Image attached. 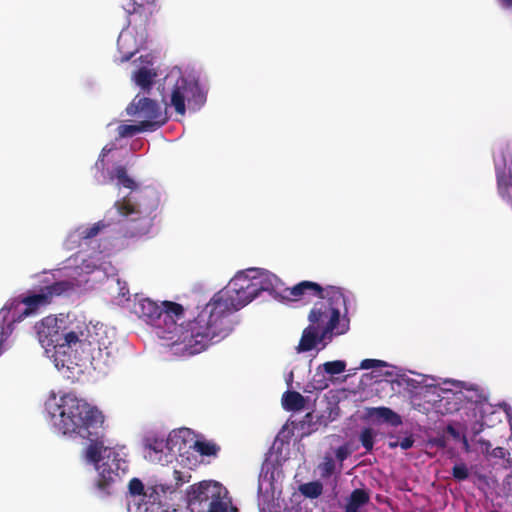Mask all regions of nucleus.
<instances>
[{
    "label": "nucleus",
    "mask_w": 512,
    "mask_h": 512,
    "mask_svg": "<svg viewBox=\"0 0 512 512\" xmlns=\"http://www.w3.org/2000/svg\"><path fill=\"white\" fill-rule=\"evenodd\" d=\"M255 298L249 274L237 273L194 318L185 338L189 352L201 353L228 337L238 323L235 313Z\"/></svg>",
    "instance_id": "obj_1"
},
{
    "label": "nucleus",
    "mask_w": 512,
    "mask_h": 512,
    "mask_svg": "<svg viewBox=\"0 0 512 512\" xmlns=\"http://www.w3.org/2000/svg\"><path fill=\"white\" fill-rule=\"evenodd\" d=\"M55 429L69 437L88 440V456L94 460L101 447L104 416L96 408L72 394L60 397L56 411L52 413Z\"/></svg>",
    "instance_id": "obj_2"
},
{
    "label": "nucleus",
    "mask_w": 512,
    "mask_h": 512,
    "mask_svg": "<svg viewBox=\"0 0 512 512\" xmlns=\"http://www.w3.org/2000/svg\"><path fill=\"white\" fill-rule=\"evenodd\" d=\"M160 204L159 193L155 188L144 187L131 191L121 201H116L114 206L119 214L129 218L135 223L131 226L132 235H141L148 232L152 220Z\"/></svg>",
    "instance_id": "obj_3"
},
{
    "label": "nucleus",
    "mask_w": 512,
    "mask_h": 512,
    "mask_svg": "<svg viewBox=\"0 0 512 512\" xmlns=\"http://www.w3.org/2000/svg\"><path fill=\"white\" fill-rule=\"evenodd\" d=\"M75 288L76 284L72 280L53 282L42 287L38 293L12 300L1 309L0 315L10 323L20 322L41 307L49 305L55 297L70 295Z\"/></svg>",
    "instance_id": "obj_4"
},
{
    "label": "nucleus",
    "mask_w": 512,
    "mask_h": 512,
    "mask_svg": "<svg viewBox=\"0 0 512 512\" xmlns=\"http://www.w3.org/2000/svg\"><path fill=\"white\" fill-rule=\"evenodd\" d=\"M100 446L98 455L94 460L88 456L87 449L85 450V458L89 463L94 464L98 471L96 487L100 491L109 494L110 487L127 473L128 462L115 448L105 446L103 438H101Z\"/></svg>",
    "instance_id": "obj_5"
},
{
    "label": "nucleus",
    "mask_w": 512,
    "mask_h": 512,
    "mask_svg": "<svg viewBox=\"0 0 512 512\" xmlns=\"http://www.w3.org/2000/svg\"><path fill=\"white\" fill-rule=\"evenodd\" d=\"M162 100L168 105L164 96ZM186 101L191 109L198 110L205 103L206 95L196 80L179 76L172 86L169 105L174 107L178 114L184 115Z\"/></svg>",
    "instance_id": "obj_6"
},
{
    "label": "nucleus",
    "mask_w": 512,
    "mask_h": 512,
    "mask_svg": "<svg viewBox=\"0 0 512 512\" xmlns=\"http://www.w3.org/2000/svg\"><path fill=\"white\" fill-rule=\"evenodd\" d=\"M340 315L341 311L320 301L310 310L308 320L311 325L322 331V338H333L335 335L346 333L349 329L348 321L340 322Z\"/></svg>",
    "instance_id": "obj_7"
},
{
    "label": "nucleus",
    "mask_w": 512,
    "mask_h": 512,
    "mask_svg": "<svg viewBox=\"0 0 512 512\" xmlns=\"http://www.w3.org/2000/svg\"><path fill=\"white\" fill-rule=\"evenodd\" d=\"M126 113L139 121H147L153 125V131L167 122V116L159 104L148 97L137 94L126 108Z\"/></svg>",
    "instance_id": "obj_8"
},
{
    "label": "nucleus",
    "mask_w": 512,
    "mask_h": 512,
    "mask_svg": "<svg viewBox=\"0 0 512 512\" xmlns=\"http://www.w3.org/2000/svg\"><path fill=\"white\" fill-rule=\"evenodd\" d=\"M221 494H224V488L221 484L214 481H203L198 485L190 486L187 493L188 504L192 510L198 509L199 512H204L209 502L219 499Z\"/></svg>",
    "instance_id": "obj_9"
},
{
    "label": "nucleus",
    "mask_w": 512,
    "mask_h": 512,
    "mask_svg": "<svg viewBox=\"0 0 512 512\" xmlns=\"http://www.w3.org/2000/svg\"><path fill=\"white\" fill-rule=\"evenodd\" d=\"M168 317H161L158 323H155L153 327L159 330L158 335L162 338H168L172 341V345H182L180 350L188 355H195L196 353H190L188 350V342L186 341V334L190 330V325L194 321H190L187 327L184 328L179 326L176 318L167 315Z\"/></svg>",
    "instance_id": "obj_10"
},
{
    "label": "nucleus",
    "mask_w": 512,
    "mask_h": 512,
    "mask_svg": "<svg viewBox=\"0 0 512 512\" xmlns=\"http://www.w3.org/2000/svg\"><path fill=\"white\" fill-rule=\"evenodd\" d=\"M38 341L41 346L50 352L54 350L58 353L59 342L61 338L60 326L55 316H47L35 325Z\"/></svg>",
    "instance_id": "obj_11"
},
{
    "label": "nucleus",
    "mask_w": 512,
    "mask_h": 512,
    "mask_svg": "<svg viewBox=\"0 0 512 512\" xmlns=\"http://www.w3.org/2000/svg\"><path fill=\"white\" fill-rule=\"evenodd\" d=\"M324 288L312 281H301L293 287H284L279 291V298L284 301H300L306 296L322 297Z\"/></svg>",
    "instance_id": "obj_12"
},
{
    "label": "nucleus",
    "mask_w": 512,
    "mask_h": 512,
    "mask_svg": "<svg viewBox=\"0 0 512 512\" xmlns=\"http://www.w3.org/2000/svg\"><path fill=\"white\" fill-rule=\"evenodd\" d=\"M249 280L253 289H255L256 297L263 291L275 294L279 297V291L282 289L281 280L274 274L267 271L249 270Z\"/></svg>",
    "instance_id": "obj_13"
},
{
    "label": "nucleus",
    "mask_w": 512,
    "mask_h": 512,
    "mask_svg": "<svg viewBox=\"0 0 512 512\" xmlns=\"http://www.w3.org/2000/svg\"><path fill=\"white\" fill-rule=\"evenodd\" d=\"M332 340V338H322V331L317 329V326L309 325L303 332L299 344L297 346L298 352H307L314 349L317 344L322 343L323 348Z\"/></svg>",
    "instance_id": "obj_14"
},
{
    "label": "nucleus",
    "mask_w": 512,
    "mask_h": 512,
    "mask_svg": "<svg viewBox=\"0 0 512 512\" xmlns=\"http://www.w3.org/2000/svg\"><path fill=\"white\" fill-rule=\"evenodd\" d=\"M135 312L139 318L151 326L158 323L161 318V306L149 298L141 299L136 304Z\"/></svg>",
    "instance_id": "obj_15"
},
{
    "label": "nucleus",
    "mask_w": 512,
    "mask_h": 512,
    "mask_svg": "<svg viewBox=\"0 0 512 512\" xmlns=\"http://www.w3.org/2000/svg\"><path fill=\"white\" fill-rule=\"evenodd\" d=\"M87 334V327H77L76 329H72L67 332H61L58 353H66L65 348H71L73 346H76L78 343L86 341Z\"/></svg>",
    "instance_id": "obj_16"
},
{
    "label": "nucleus",
    "mask_w": 512,
    "mask_h": 512,
    "mask_svg": "<svg viewBox=\"0 0 512 512\" xmlns=\"http://www.w3.org/2000/svg\"><path fill=\"white\" fill-rule=\"evenodd\" d=\"M146 448V458L150 461L159 463L163 461V455L166 456V450H170L168 447V441L163 438L156 437L147 439Z\"/></svg>",
    "instance_id": "obj_17"
},
{
    "label": "nucleus",
    "mask_w": 512,
    "mask_h": 512,
    "mask_svg": "<svg viewBox=\"0 0 512 512\" xmlns=\"http://www.w3.org/2000/svg\"><path fill=\"white\" fill-rule=\"evenodd\" d=\"M367 416L395 427L402 424L400 415L388 407L368 408Z\"/></svg>",
    "instance_id": "obj_18"
},
{
    "label": "nucleus",
    "mask_w": 512,
    "mask_h": 512,
    "mask_svg": "<svg viewBox=\"0 0 512 512\" xmlns=\"http://www.w3.org/2000/svg\"><path fill=\"white\" fill-rule=\"evenodd\" d=\"M145 512H169L161 503V494L157 486H149L143 495Z\"/></svg>",
    "instance_id": "obj_19"
},
{
    "label": "nucleus",
    "mask_w": 512,
    "mask_h": 512,
    "mask_svg": "<svg viewBox=\"0 0 512 512\" xmlns=\"http://www.w3.org/2000/svg\"><path fill=\"white\" fill-rule=\"evenodd\" d=\"M321 299H326L324 301L332 308H336L337 311H340L341 307L346 306V297L341 288L335 286H328L324 288L323 296Z\"/></svg>",
    "instance_id": "obj_20"
},
{
    "label": "nucleus",
    "mask_w": 512,
    "mask_h": 512,
    "mask_svg": "<svg viewBox=\"0 0 512 512\" xmlns=\"http://www.w3.org/2000/svg\"><path fill=\"white\" fill-rule=\"evenodd\" d=\"M156 76H157V74L153 69L141 67L137 71L134 72L133 79H134L135 83L139 87H141V89L149 92L154 83V79Z\"/></svg>",
    "instance_id": "obj_21"
},
{
    "label": "nucleus",
    "mask_w": 512,
    "mask_h": 512,
    "mask_svg": "<svg viewBox=\"0 0 512 512\" xmlns=\"http://www.w3.org/2000/svg\"><path fill=\"white\" fill-rule=\"evenodd\" d=\"M305 398L297 391H286L282 397V405L287 411H300L305 407Z\"/></svg>",
    "instance_id": "obj_22"
},
{
    "label": "nucleus",
    "mask_w": 512,
    "mask_h": 512,
    "mask_svg": "<svg viewBox=\"0 0 512 512\" xmlns=\"http://www.w3.org/2000/svg\"><path fill=\"white\" fill-rule=\"evenodd\" d=\"M153 131V125L147 121H139L133 125H120L118 127V134L122 138L132 137L138 133Z\"/></svg>",
    "instance_id": "obj_23"
},
{
    "label": "nucleus",
    "mask_w": 512,
    "mask_h": 512,
    "mask_svg": "<svg viewBox=\"0 0 512 512\" xmlns=\"http://www.w3.org/2000/svg\"><path fill=\"white\" fill-rule=\"evenodd\" d=\"M167 315H170L177 320H181L184 317V308L179 303L164 301L161 305V317L167 318Z\"/></svg>",
    "instance_id": "obj_24"
},
{
    "label": "nucleus",
    "mask_w": 512,
    "mask_h": 512,
    "mask_svg": "<svg viewBox=\"0 0 512 512\" xmlns=\"http://www.w3.org/2000/svg\"><path fill=\"white\" fill-rule=\"evenodd\" d=\"M126 11L128 14H138L146 21L157 11V4L155 0H149L145 6L128 7Z\"/></svg>",
    "instance_id": "obj_25"
},
{
    "label": "nucleus",
    "mask_w": 512,
    "mask_h": 512,
    "mask_svg": "<svg viewBox=\"0 0 512 512\" xmlns=\"http://www.w3.org/2000/svg\"><path fill=\"white\" fill-rule=\"evenodd\" d=\"M194 448L202 456H216L220 451V447L216 443L206 440H197Z\"/></svg>",
    "instance_id": "obj_26"
},
{
    "label": "nucleus",
    "mask_w": 512,
    "mask_h": 512,
    "mask_svg": "<svg viewBox=\"0 0 512 512\" xmlns=\"http://www.w3.org/2000/svg\"><path fill=\"white\" fill-rule=\"evenodd\" d=\"M115 177L117 178L118 183L123 187L131 189L132 191L137 189L136 182L128 176L125 166L120 165L115 168Z\"/></svg>",
    "instance_id": "obj_27"
},
{
    "label": "nucleus",
    "mask_w": 512,
    "mask_h": 512,
    "mask_svg": "<svg viewBox=\"0 0 512 512\" xmlns=\"http://www.w3.org/2000/svg\"><path fill=\"white\" fill-rule=\"evenodd\" d=\"M302 494L309 498H317L323 492V485L319 481L305 483L301 486Z\"/></svg>",
    "instance_id": "obj_28"
},
{
    "label": "nucleus",
    "mask_w": 512,
    "mask_h": 512,
    "mask_svg": "<svg viewBox=\"0 0 512 512\" xmlns=\"http://www.w3.org/2000/svg\"><path fill=\"white\" fill-rule=\"evenodd\" d=\"M324 371L329 375H338L345 371L346 363L342 360L325 362L322 365Z\"/></svg>",
    "instance_id": "obj_29"
},
{
    "label": "nucleus",
    "mask_w": 512,
    "mask_h": 512,
    "mask_svg": "<svg viewBox=\"0 0 512 512\" xmlns=\"http://www.w3.org/2000/svg\"><path fill=\"white\" fill-rule=\"evenodd\" d=\"M360 442L367 452L373 449L374 432L372 428H364L360 433Z\"/></svg>",
    "instance_id": "obj_30"
},
{
    "label": "nucleus",
    "mask_w": 512,
    "mask_h": 512,
    "mask_svg": "<svg viewBox=\"0 0 512 512\" xmlns=\"http://www.w3.org/2000/svg\"><path fill=\"white\" fill-rule=\"evenodd\" d=\"M223 495L219 496L214 502H209V505L204 512H229L227 503L223 500Z\"/></svg>",
    "instance_id": "obj_31"
},
{
    "label": "nucleus",
    "mask_w": 512,
    "mask_h": 512,
    "mask_svg": "<svg viewBox=\"0 0 512 512\" xmlns=\"http://www.w3.org/2000/svg\"><path fill=\"white\" fill-rule=\"evenodd\" d=\"M322 478H329L335 471V462L332 458L326 457L319 465Z\"/></svg>",
    "instance_id": "obj_32"
},
{
    "label": "nucleus",
    "mask_w": 512,
    "mask_h": 512,
    "mask_svg": "<svg viewBox=\"0 0 512 512\" xmlns=\"http://www.w3.org/2000/svg\"><path fill=\"white\" fill-rule=\"evenodd\" d=\"M129 493L133 496H143L146 488L142 481L138 478H132L128 485Z\"/></svg>",
    "instance_id": "obj_33"
},
{
    "label": "nucleus",
    "mask_w": 512,
    "mask_h": 512,
    "mask_svg": "<svg viewBox=\"0 0 512 512\" xmlns=\"http://www.w3.org/2000/svg\"><path fill=\"white\" fill-rule=\"evenodd\" d=\"M497 184H498V190L499 193L504 196L508 194V187L512 186V172L510 173L509 181L507 180L504 173L497 174Z\"/></svg>",
    "instance_id": "obj_34"
},
{
    "label": "nucleus",
    "mask_w": 512,
    "mask_h": 512,
    "mask_svg": "<svg viewBox=\"0 0 512 512\" xmlns=\"http://www.w3.org/2000/svg\"><path fill=\"white\" fill-rule=\"evenodd\" d=\"M452 476L458 481H464L469 477V470L466 464H456L452 468Z\"/></svg>",
    "instance_id": "obj_35"
},
{
    "label": "nucleus",
    "mask_w": 512,
    "mask_h": 512,
    "mask_svg": "<svg viewBox=\"0 0 512 512\" xmlns=\"http://www.w3.org/2000/svg\"><path fill=\"white\" fill-rule=\"evenodd\" d=\"M386 365H387L386 362H384L382 360L364 359L360 364V368L367 370V369H371V368L384 367Z\"/></svg>",
    "instance_id": "obj_36"
},
{
    "label": "nucleus",
    "mask_w": 512,
    "mask_h": 512,
    "mask_svg": "<svg viewBox=\"0 0 512 512\" xmlns=\"http://www.w3.org/2000/svg\"><path fill=\"white\" fill-rule=\"evenodd\" d=\"M103 225H101L100 222L94 224L92 227L86 229L85 231V238H92L95 237L99 231L102 229Z\"/></svg>",
    "instance_id": "obj_37"
},
{
    "label": "nucleus",
    "mask_w": 512,
    "mask_h": 512,
    "mask_svg": "<svg viewBox=\"0 0 512 512\" xmlns=\"http://www.w3.org/2000/svg\"><path fill=\"white\" fill-rule=\"evenodd\" d=\"M509 455L508 451L503 447H496L491 450L490 456L498 459H505Z\"/></svg>",
    "instance_id": "obj_38"
},
{
    "label": "nucleus",
    "mask_w": 512,
    "mask_h": 512,
    "mask_svg": "<svg viewBox=\"0 0 512 512\" xmlns=\"http://www.w3.org/2000/svg\"><path fill=\"white\" fill-rule=\"evenodd\" d=\"M414 438L413 436H407L403 438L401 441H399V446L403 450L410 449L414 445Z\"/></svg>",
    "instance_id": "obj_39"
},
{
    "label": "nucleus",
    "mask_w": 512,
    "mask_h": 512,
    "mask_svg": "<svg viewBox=\"0 0 512 512\" xmlns=\"http://www.w3.org/2000/svg\"><path fill=\"white\" fill-rule=\"evenodd\" d=\"M479 444L482 448V452L490 456L491 450L493 449L490 441L486 439H480Z\"/></svg>",
    "instance_id": "obj_40"
},
{
    "label": "nucleus",
    "mask_w": 512,
    "mask_h": 512,
    "mask_svg": "<svg viewBox=\"0 0 512 512\" xmlns=\"http://www.w3.org/2000/svg\"><path fill=\"white\" fill-rule=\"evenodd\" d=\"M148 1L149 0H129L124 5V9L126 10V8L133 7V6H135V8L138 7V6H145L146 4H148Z\"/></svg>",
    "instance_id": "obj_41"
},
{
    "label": "nucleus",
    "mask_w": 512,
    "mask_h": 512,
    "mask_svg": "<svg viewBox=\"0 0 512 512\" xmlns=\"http://www.w3.org/2000/svg\"><path fill=\"white\" fill-rule=\"evenodd\" d=\"M336 457L338 460L343 461L347 457V450L344 447H340L336 451Z\"/></svg>",
    "instance_id": "obj_42"
},
{
    "label": "nucleus",
    "mask_w": 512,
    "mask_h": 512,
    "mask_svg": "<svg viewBox=\"0 0 512 512\" xmlns=\"http://www.w3.org/2000/svg\"><path fill=\"white\" fill-rule=\"evenodd\" d=\"M504 8H512V0H500Z\"/></svg>",
    "instance_id": "obj_43"
},
{
    "label": "nucleus",
    "mask_w": 512,
    "mask_h": 512,
    "mask_svg": "<svg viewBox=\"0 0 512 512\" xmlns=\"http://www.w3.org/2000/svg\"><path fill=\"white\" fill-rule=\"evenodd\" d=\"M448 432L451 433L453 436H457L458 433L457 431L452 427V426H448L447 428Z\"/></svg>",
    "instance_id": "obj_44"
},
{
    "label": "nucleus",
    "mask_w": 512,
    "mask_h": 512,
    "mask_svg": "<svg viewBox=\"0 0 512 512\" xmlns=\"http://www.w3.org/2000/svg\"><path fill=\"white\" fill-rule=\"evenodd\" d=\"M99 164H101L102 166L104 165V154H102L99 159L97 160L96 162V166H98Z\"/></svg>",
    "instance_id": "obj_45"
},
{
    "label": "nucleus",
    "mask_w": 512,
    "mask_h": 512,
    "mask_svg": "<svg viewBox=\"0 0 512 512\" xmlns=\"http://www.w3.org/2000/svg\"><path fill=\"white\" fill-rule=\"evenodd\" d=\"M397 446H399V441L389 443L390 448H396Z\"/></svg>",
    "instance_id": "obj_46"
},
{
    "label": "nucleus",
    "mask_w": 512,
    "mask_h": 512,
    "mask_svg": "<svg viewBox=\"0 0 512 512\" xmlns=\"http://www.w3.org/2000/svg\"><path fill=\"white\" fill-rule=\"evenodd\" d=\"M507 462H508L509 466H512V459L508 458Z\"/></svg>",
    "instance_id": "obj_47"
},
{
    "label": "nucleus",
    "mask_w": 512,
    "mask_h": 512,
    "mask_svg": "<svg viewBox=\"0 0 512 512\" xmlns=\"http://www.w3.org/2000/svg\"><path fill=\"white\" fill-rule=\"evenodd\" d=\"M325 387H327V384H325L324 386H318L317 388H318V389H323V388H325Z\"/></svg>",
    "instance_id": "obj_48"
},
{
    "label": "nucleus",
    "mask_w": 512,
    "mask_h": 512,
    "mask_svg": "<svg viewBox=\"0 0 512 512\" xmlns=\"http://www.w3.org/2000/svg\"><path fill=\"white\" fill-rule=\"evenodd\" d=\"M230 512H237V509L236 508H231Z\"/></svg>",
    "instance_id": "obj_49"
},
{
    "label": "nucleus",
    "mask_w": 512,
    "mask_h": 512,
    "mask_svg": "<svg viewBox=\"0 0 512 512\" xmlns=\"http://www.w3.org/2000/svg\"><path fill=\"white\" fill-rule=\"evenodd\" d=\"M132 56V54L130 56H127L125 57V60H129V58Z\"/></svg>",
    "instance_id": "obj_50"
}]
</instances>
